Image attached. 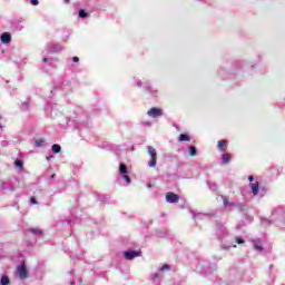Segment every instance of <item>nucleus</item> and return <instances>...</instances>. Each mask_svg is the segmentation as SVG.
Wrapping results in <instances>:
<instances>
[{
    "label": "nucleus",
    "mask_w": 285,
    "mask_h": 285,
    "mask_svg": "<svg viewBox=\"0 0 285 285\" xmlns=\"http://www.w3.org/2000/svg\"><path fill=\"white\" fill-rule=\"evenodd\" d=\"M147 153L150 155V160L148 161L149 168H155L157 166V149L153 146H147Z\"/></svg>",
    "instance_id": "obj_1"
},
{
    "label": "nucleus",
    "mask_w": 285,
    "mask_h": 285,
    "mask_svg": "<svg viewBox=\"0 0 285 285\" xmlns=\"http://www.w3.org/2000/svg\"><path fill=\"white\" fill-rule=\"evenodd\" d=\"M147 115L154 119H157V117H161V115H164V110L153 107L150 110H148Z\"/></svg>",
    "instance_id": "obj_2"
},
{
    "label": "nucleus",
    "mask_w": 285,
    "mask_h": 285,
    "mask_svg": "<svg viewBox=\"0 0 285 285\" xmlns=\"http://www.w3.org/2000/svg\"><path fill=\"white\" fill-rule=\"evenodd\" d=\"M17 275L20 279H27L28 277V269L26 268V264H22L17 269Z\"/></svg>",
    "instance_id": "obj_3"
},
{
    "label": "nucleus",
    "mask_w": 285,
    "mask_h": 285,
    "mask_svg": "<svg viewBox=\"0 0 285 285\" xmlns=\"http://www.w3.org/2000/svg\"><path fill=\"white\" fill-rule=\"evenodd\" d=\"M166 202H168V204H177V202H179V195L175 193H167Z\"/></svg>",
    "instance_id": "obj_4"
},
{
    "label": "nucleus",
    "mask_w": 285,
    "mask_h": 285,
    "mask_svg": "<svg viewBox=\"0 0 285 285\" xmlns=\"http://www.w3.org/2000/svg\"><path fill=\"white\" fill-rule=\"evenodd\" d=\"M139 255H141V254L139 252H135V250L124 252V256L127 259H135V257H139Z\"/></svg>",
    "instance_id": "obj_5"
},
{
    "label": "nucleus",
    "mask_w": 285,
    "mask_h": 285,
    "mask_svg": "<svg viewBox=\"0 0 285 285\" xmlns=\"http://www.w3.org/2000/svg\"><path fill=\"white\" fill-rule=\"evenodd\" d=\"M1 43H10L12 41V36L9 32H4L1 35Z\"/></svg>",
    "instance_id": "obj_6"
},
{
    "label": "nucleus",
    "mask_w": 285,
    "mask_h": 285,
    "mask_svg": "<svg viewBox=\"0 0 285 285\" xmlns=\"http://www.w3.org/2000/svg\"><path fill=\"white\" fill-rule=\"evenodd\" d=\"M226 148H228V141L219 140L218 141V150H220V153H226Z\"/></svg>",
    "instance_id": "obj_7"
},
{
    "label": "nucleus",
    "mask_w": 285,
    "mask_h": 285,
    "mask_svg": "<svg viewBox=\"0 0 285 285\" xmlns=\"http://www.w3.org/2000/svg\"><path fill=\"white\" fill-rule=\"evenodd\" d=\"M250 188H252V193L254 196H257V194L259 193V183H252L250 184Z\"/></svg>",
    "instance_id": "obj_8"
},
{
    "label": "nucleus",
    "mask_w": 285,
    "mask_h": 285,
    "mask_svg": "<svg viewBox=\"0 0 285 285\" xmlns=\"http://www.w3.org/2000/svg\"><path fill=\"white\" fill-rule=\"evenodd\" d=\"M254 248H255V250H258L259 253H262V250H264V247L262 246V242H259V240L254 242Z\"/></svg>",
    "instance_id": "obj_9"
},
{
    "label": "nucleus",
    "mask_w": 285,
    "mask_h": 285,
    "mask_svg": "<svg viewBox=\"0 0 285 285\" xmlns=\"http://www.w3.org/2000/svg\"><path fill=\"white\" fill-rule=\"evenodd\" d=\"M178 141H190V136L181 134L178 138Z\"/></svg>",
    "instance_id": "obj_10"
},
{
    "label": "nucleus",
    "mask_w": 285,
    "mask_h": 285,
    "mask_svg": "<svg viewBox=\"0 0 285 285\" xmlns=\"http://www.w3.org/2000/svg\"><path fill=\"white\" fill-rule=\"evenodd\" d=\"M51 150H52V153L59 154V153H61V146L55 144V145H52Z\"/></svg>",
    "instance_id": "obj_11"
},
{
    "label": "nucleus",
    "mask_w": 285,
    "mask_h": 285,
    "mask_svg": "<svg viewBox=\"0 0 285 285\" xmlns=\"http://www.w3.org/2000/svg\"><path fill=\"white\" fill-rule=\"evenodd\" d=\"M1 285H9L10 284V278L8 276H2L0 279Z\"/></svg>",
    "instance_id": "obj_12"
},
{
    "label": "nucleus",
    "mask_w": 285,
    "mask_h": 285,
    "mask_svg": "<svg viewBox=\"0 0 285 285\" xmlns=\"http://www.w3.org/2000/svg\"><path fill=\"white\" fill-rule=\"evenodd\" d=\"M62 47L60 45H53L51 52H61Z\"/></svg>",
    "instance_id": "obj_13"
},
{
    "label": "nucleus",
    "mask_w": 285,
    "mask_h": 285,
    "mask_svg": "<svg viewBox=\"0 0 285 285\" xmlns=\"http://www.w3.org/2000/svg\"><path fill=\"white\" fill-rule=\"evenodd\" d=\"M128 168L125 164H120V175H127Z\"/></svg>",
    "instance_id": "obj_14"
},
{
    "label": "nucleus",
    "mask_w": 285,
    "mask_h": 285,
    "mask_svg": "<svg viewBox=\"0 0 285 285\" xmlns=\"http://www.w3.org/2000/svg\"><path fill=\"white\" fill-rule=\"evenodd\" d=\"M189 155L191 157H195V155H197V148L195 146L189 147Z\"/></svg>",
    "instance_id": "obj_15"
},
{
    "label": "nucleus",
    "mask_w": 285,
    "mask_h": 285,
    "mask_svg": "<svg viewBox=\"0 0 285 285\" xmlns=\"http://www.w3.org/2000/svg\"><path fill=\"white\" fill-rule=\"evenodd\" d=\"M43 144H46V141L43 139H37L36 140L37 148H43Z\"/></svg>",
    "instance_id": "obj_16"
},
{
    "label": "nucleus",
    "mask_w": 285,
    "mask_h": 285,
    "mask_svg": "<svg viewBox=\"0 0 285 285\" xmlns=\"http://www.w3.org/2000/svg\"><path fill=\"white\" fill-rule=\"evenodd\" d=\"M230 161V154H223V163L228 164Z\"/></svg>",
    "instance_id": "obj_17"
},
{
    "label": "nucleus",
    "mask_w": 285,
    "mask_h": 285,
    "mask_svg": "<svg viewBox=\"0 0 285 285\" xmlns=\"http://www.w3.org/2000/svg\"><path fill=\"white\" fill-rule=\"evenodd\" d=\"M14 166H16V168L22 169V168H23V161L17 159V160L14 161Z\"/></svg>",
    "instance_id": "obj_18"
},
{
    "label": "nucleus",
    "mask_w": 285,
    "mask_h": 285,
    "mask_svg": "<svg viewBox=\"0 0 285 285\" xmlns=\"http://www.w3.org/2000/svg\"><path fill=\"white\" fill-rule=\"evenodd\" d=\"M30 233H32L33 235H41L42 232L39 228H31Z\"/></svg>",
    "instance_id": "obj_19"
},
{
    "label": "nucleus",
    "mask_w": 285,
    "mask_h": 285,
    "mask_svg": "<svg viewBox=\"0 0 285 285\" xmlns=\"http://www.w3.org/2000/svg\"><path fill=\"white\" fill-rule=\"evenodd\" d=\"M86 17H88V13L85 10H80L79 11V18L80 19H86Z\"/></svg>",
    "instance_id": "obj_20"
},
{
    "label": "nucleus",
    "mask_w": 285,
    "mask_h": 285,
    "mask_svg": "<svg viewBox=\"0 0 285 285\" xmlns=\"http://www.w3.org/2000/svg\"><path fill=\"white\" fill-rule=\"evenodd\" d=\"M125 179L126 184H130V177L128 175L122 176Z\"/></svg>",
    "instance_id": "obj_21"
},
{
    "label": "nucleus",
    "mask_w": 285,
    "mask_h": 285,
    "mask_svg": "<svg viewBox=\"0 0 285 285\" xmlns=\"http://www.w3.org/2000/svg\"><path fill=\"white\" fill-rule=\"evenodd\" d=\"M30 3H31L32 6H39V0H30Z\"/></svg>",
    "instance_id": "obj_22"
},
{
    "label": "nucleus",
    "mask_w": 285,
    "mask_h": 285,
    "mask_svg": "<svg viewBox=\"0 0 285 285\" xmlns=\"http://www.w3.org/2000/svg\"><path fill=\"white\" fill-rule=\"evenodd\" d=\"M223 202H224V206H228V198H226L225 196H223Z\"/></svg>",
    "instance_id": "obj_23"
},
{
    "label": "nucleus",
    "mask_w": 285,
    "mask_h": 285,
    "mask_svg": "<svg viewBox=\"0 0 285 285\" xmlns=\"http://www.w3.org/2000/svg\"><path fill=\"white\" fill-rule=\"evenodd\" d=\"M169 268H170V266L164 265L163 267H160V271H168Z\"/></svg>",
    "instance_id": "obj_24"
},
{
    "label": "nucleus",
    "mask_w": 285,
    "mask_h": 285,
    "mask_svg": "<svg viewBox=\"0 0 285 285\" xmlns=\"http://www.w3.org/2000/svg\"><path fill=\"white\" fill-rule=\"evenodd\" d=\"M72 61H73L75 63H79V57H73V58H72Z\"/></svg>",
    "instance_id": "obj_25"
},
{
    "label": "nucleus",
    "mask_w": 285,
    "mask_h": 285,
    "mask_svg": "<svg viewBox=\"0 0 285 285\" xmlns=\"http://www.w3.org/2000/svg\"><path fill=\"white\" fill-rule=\"evenodd\" d=\"M236 242H237V244H244V239H242V238H236Z\"/></svg>",
    "instance_id": "obj_26"
},
{
    "label": "nucleus",
    "mask_w": 285,
    "mask_h": 285,
    "mask_svg": "<svg viewBox=\"0 0 285 285\" xmlns=\"http://www.w3.org/2000/svg\"><path fill=\"white\" fill-rule=\"evenodd\" d=\"M30 202L31 204H37V199L35 197H31Z\"/></svg>",
    "instance_id": "obj_27"
},
{
    "label": "nucleus",
    "mask_w": 285,
    "mask_h": 285,
    "mask_svg": "<svg viewBox=\"0 0 285 285\" xmlns=\"http://www.w3.org/2000/svg\"><path fill=\"white\" fill-rule=\"evenodd\" d=\"M159 277V274H153V279H157Z\"/></svg>",
    "instance_id": "obj_28"
},
{
    "label": "nucleus",
    "mask_w": 285,
    "mask_h": 285,
    "mask_svg": "<svg viewBox=\"0 0 285 285\" xmlns=\"http://www.w3.org/2000/svg\"><path fill=\"white\" fill-rule=\"evenodd\" d=\"M254 177L253 176H249L248 177V181H253Z\"/></svg>",
    "instance_id": "obj_29"
},
{
    "label": "nucleus",
    "mask_w": 285,
    "mask_h": 285,
    "mask_svg": "<svg viewBox=\"0 0 285 285\" xmlns=\"http://www.w3.org/2000/svg\"><path fill=\"white\" fill-rule=\"evenodd\" d=\"M65 3H70V0H63Z\"/></svg>",
    "instance_id": "obj_30"
},
{
    "label": "nucleus",
    "mask_w": 285,
    "mask_h": 285,
    "mask_svg": "<svg viewBox=\"0 0 285 285\" xmlns=\"http://www.w3.org/2000/svg\"><path fill=\"white\" fill-rule=\"evenodd\" d=\"M137 86L141 87V81H138V82H137Z\"/></svg>",
    "instance_id": "obj_31"
},
{
    "label": "nucleus",
    "mask_w": 285,
    "mask_h": 285,
    "mask_svg": "<svg viewBox=\"0 0 285 285\" xmlns=\"http://www.w3.org/2000/svg\"><path fill=\"white\" fill-rule=\"evenodd\" d=\"M45 63H46V61H48V58H43V60H42Z\"/></svg>",
    "instance_id": "obj_32"
},
{
    "label": "nucleus",
    "mask_w": 285,
    "mask_h": 285,
    "mask_svg": "<svg viewBox=\"0 0 285 285\" xmlns=\"http://www.w3.org/2000/svg\"><path fill=\"white\" fill-rule=\"evenodd\" d=\"M146 126H150V122H146Z\"/></svg>",
    "instance_id": "obj_33"
},
{
    "label": "nucleus",
    "mask_w": 285,
    "mask_h": 285,
    "mask_svg": "<svg viewBox=\"0 0 285 285\" xmlns=\"http://www.w3.org/2000/svg\"><path fill=\"white\" fill-rule=\"evenodd\" d=\"M52 157V156H51ZM51 157H48L47 159H51Z\"/></svg>",
    "instance_id": "obj_34"
}]
</instances>
